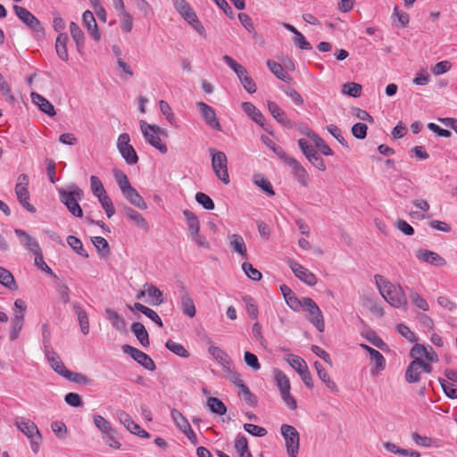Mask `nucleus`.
<instances>
[{
	"instance_id": "e433bc0d",
	"label": "nucleus",
	"mask_w": 457,
	"mask_h": 457,
	"mask_svg": "<svg viewBox=\"0 0 457 457\" xmlns=\"http://www.w3.org/2000/svg\"><path fill=\"white\" fill-rule=\"evenodd\" d=\"M70 32L71 35V37L76 43L77 50L78 52H81V48L84 46V33L80 29V28L74 22L71 21L70 24Z\"/></svg>"
},
{
	"instance_id": "a878e982",
	"label": "nucleus",
	"mask_w": 457,
	"mask_h": 457,
	"mask_svg": "<svg viewBox=\"0 0 457 457\" xmlns=\"http://www.w3.org/2000/svg\"><path fill=\"white\" fill-rule=\"evenodd\" d=\"M242 109L254 122L263 128L265 119L262 112L253 104L244 102L242 104Z\"/></svg>"
},
{
	"instance_id": "09e8293b",
	"label": "nucleus",
	"mask_w": 457,
	"mask_h": 457,
	"mask_svg": "<svg viewBox=\"0 0 457 457\" xmlns=\"http://www.w3.org/2000/svg\"><path fill=\"white\" fill-rule=\"evenodd\" d=\"M165 346L167 349L179 357L187 358L189 356L187 350L179 343L169 339L166 342Z\"/></svg>"
},
{
	"instance_id": "aec40b11",
	"label": "nucleus",
	"mask_w": 457,
	"mask_h": 457,
	"mask_svg": "<svg viewBox=\"0 0 457 457\" xmlns=\"http://www.w3.org/2000/svg\"><path fill=\"white\" fill-rule=\"evenodd\" d=\"M422 369L418 366V360H412L405 370V380L410 384L418 383L421 380Z\"/></svg>"
},
{
	"instance_id": "3c124183",
	"label": "nucleus",
	"mask_w": 457,
	"mask_h": 457,
	"mask_svg": "<svg viewBox=\"0 0 457 457\" xmlns=\"http://www.w3.org/2000/svg\"><path fill=\"white\" fill-rule=\"evenodd\" d=\"M362 87L355 82H347L342 86V93L353 97L361 96Z\"/></svg>"
},
{
	"instance_id": "4d7b16f0",
	"label": "nucleus",
	"mask_w": 457,
	"mask_h": 457,
	"mask_svg": "<svg viewBox=\"0 0 457 457\" xmlns=\"http://www.w3.org/2000/svg\"><path fill=\"white\" fill-rule=\"evenodd\" d=\"M288 363L290 366L297 371V373L300 375V372H303V370H307L308 367L305 363V361L299 356L290 354L288 357Z\"/></svg>"
},
{
	"instance_id": "58836bf2",
	"label": "nucleus",
	"mask_w": 457,
	"mask_h": 457,
	"mask_svg": "<svg viewBox=\"0 0 457 457\" xmlns=\"http://www.w3.org/2000/svg\"><path fill=\"white\" fill-rule=\"evenodd\" d=\"M370 360L371 361L375 362V369L371 370L372 375L378 374L379 371H382L386 368V359L382 355L380 352L374 349L373 351H370Z\"/></svg>"
},
{
	"instance_id": "cd10ccee",
	"label": "nucleus",
	"mask_w": 457,
	"mask_h": 457,
	"mask_svg": "<svg viewBox=\"0 0 457 457\" xmlns=\"http://www.w3.org/2000/svg\"><path fill=\"white\" fill-rule=\"evenodd\" d=\"M131 331L138 340V342L144 346H148L149 342V335L145 326L141 322H134L131 325Z\"/></svg>"
},
{
	"instance_id": "603ef678",
	"label": "nucleus",
	"mask_w": 457,
	"mask_h": 457,
	"mask_svg": "<svg viewBox=\"0 0 457 457\" xmlns=\"http://www.w3.org/2000/svg\"><path fill=\"white\" fill-rule=\"evenodd\" d=\"M67 243L68 245L73 249L74 252H76L80 256H83L85 258L88 257L87 253L83 248L82 242L79 238L74 237V236H68L67 237Z\"/></svg>"
},
{
	"instance_id": "de8ad7c7",
	"label": "nucleus",
	"mask_w": 457,
	"mask_h": 457,
	"mask_svg": "<svg viewBox=\"0 0 457 457\" xmlns=\"http://www.w3.org/2000/svg\"><path fill=\"white\" fill-rule=\"evenodd\" d=\"M207 406L212 413L223 415L227 412L226 405L216 397H209Z\"/></svg>"
},
{
	"instance_id": "72a5a7b5",
	"label": "nucleus",
	"mask_w": 457,
	"mask_h": 457,
	"mask_svg": "<svg viewBox=\"0 0 457 457\" xmlns=\"http://www.w3.org/2000/svg\"><path fill=\"white\" fill-rule=\"evenodd\" d=\"M234 447L239 457H253L248 447L247 438L244 435H237Z\"/></svg>"
},
{
	"instance_id": "1a4fd4ad",
	"label": "nucleus",
	"mask_w": 457,
	"mask_h": 457,
	"mask_svg": "<svg viewBox=\"0 0 457 457\" xmlns=\"http://www.w3.org/2000/svg\"><path fill=\"white\" fill-rule=\"evenodd\" d=\"M309 313L308 320L320 331L323 332L325 328L322 312L316 303L310 297H303V306Z\"/></svg>"
},
{
	"instance_id": "f704fd0d",
	"label": "nucleus",
	"mask_w": 457,
	"mask_h": 457,
	"mask_svg": "<svg viewBox=\"0 0 457 457\" xmlns=\"http://www.w3.org/2000/svg\"><path fill=\"white\" fill-rule=\"evenodd\" d=\"M267 66L270 71L280 80L284 82H289L291 80V77L288 73L284 70L281 64L276 62L272 60L267 61Z\"/></svg>"
},
{
	"instance_id": "49530a36",
	"label": "nucleus",
	"mask_w": 457,
	"mask_h": 457,
	"mask_svg": "<svg viewBox=\"0 0 457 457\" xmlns=\"http://www.w3.org/2000/svg\"><path fill=\"white\" fill-rule=\"evenodd\" d=\"M120 16V29L125 33H129L133 28V18L132 16L125 10L118 12Z\"/></svg>"
},
{
	"instance_id": "0eeeda50",
	"label": "nucleus",
	"mask_w": 457,
	"mask_h": 457,
	"mask_svg": "<svg viewBox=\"0 0 457 457\" xmlns=\"http://www.w3.org/2000/svg\"><path fill=\"white\" fill-rule=\"evenodd\" d=\"M140 129L148 144L158 149L162 154L168 152L166 145L162 143L161 137L155 131V129H159V126L150 125L145 120H140Z\"/></svg>"
},
{
	"instance_id": "dca6fc26",
	"label": "nucleus",
	"mask_w": 457,
	"mask_h": 457,
	"mask_svg": "<svg viewBox=\"0 0 457 457\" xmlns=\"http://www.w3.org/2000/svg\"><path fill=\"white\" fill-rule=\"evenodd\" d=\"M288 165L292 168V172L299 184L307 187L310 178L304 167L296 159L289 160Z\"/></svg>"
},
{
	"instance_id": "8fccbe9b",
	"label": "nucleus",
	"mask_w": 457,
	"mask_h": 457,
	"mask_svg": "<svg viewBox=\"0 0 457 457\" xmlns=\"http://www.w3.org/2000/svg\"><path fill=\"white\" fill-rule=\"evenodd\" d=\"M91 241L102 256H107L110 253V246L105 238L102 237H94Z\"/></svg>"
},
{
	"instance_id": "9d476101",
	"label": "nucleus",
	"mask_w": 457,
	"mask_h": 457,
	"mask_svg": "<svg viewBox=\"0 0 457 457\" xmlns=\"http://www.w3.org/2000/svg\"><path fill=\"white\" fill-rule=\"evenodd\" d=\"M122 352L129 354L134 361L143 366L145 370L154 371L156 369L155 363L146 353L139 349H137L129 345H123L121 346Z\"/></svg>"
},
{
	"instance_id": "2f4dec72",
	"label": "nucleus",
	"mask_w": 457,
	"mask_h": 457,
	"mask_svg": "<svg viewBox=\"0 0 457 457\" xmlns=\"http://www.w3.org/2000/svg\"><path fill=\"white\" fill-rule=\"evenodd\" d=\"M122 210H123V212L125 213V215L129 220L134 221L139 228H144V229L148 228L147 221L138 212L135 211L134 209H132L127 205H123Z\"/></svg>"
},
{
	"instance_id": "0e129e2a",
	"label": "nucleus",
	"mask_w": 457,
	"mask_h": 457,
	"mask_svg": "<svg viewBox=\"0 0 457 457\" xmlns=\"http://www.w3.org/2000/svg\"><path fill=\"white\" fill-rule=\"evenodd\" d=\"M242 269L246 276L254 281H259L262 278V273L249 262H244L242 264Z\"/></svg>"
},
{
	"instance_id": "6e6552de",
	"label": "nucleus",
	"mask_w": 457,
	"mask_h": 457,
	"mask_svg": "<svg viewBox=\"0 0 457 457\" xmlns=\"http://www.w3.org/2000/svg\"><path fill=\"white\" fill-rule=\"evenodd\" d=\"M129 141L130 138L128 133L120 134L117 140V148L125 162L129 165H133L138 162V156Z\"/></svg>"
},
{
	"instance_id": "423d86ee",
	"label": "nucleus",
	"mask_w": 457,
	"mask_h": 457,
	"mask_svg": "<svg viewBox=\"0 0 457 457\" xmlns=\"http://www.w3.org/2000/svg\"><path fill=\"white\" fill-rule=\"evenodd\" d=\"M14 191L21 206L31 213L36 212V208L29 202L30 195L29 192V177L27 174L22 173L18 177V182L15 185Z\"/></svg>"
},
{
	"instance_id": "f3484780",
	"label": "nucleus",
	"mask_w": 457,
	"mask_h": 457,
	"mask_svg": "<svg viewBox=\"0 0 457 457\" xmlns=\"http://www.w3.org/2000/svg\"><path fill=\"white\" fill-rule=\"evenodd\" d=\"M82 21L84 26L87 29L88 32L92 35L93 38L96 41H99L101 38V34L93 12L88 10L85 11L82 15Z\"/></svg>"
},
{
	"instance_id": "052dcab7",
	"label": "nucleus",
	"mask_w": 457,
	"mask_h": 457,
	"mask_svg": "<svg viewBox=\"0 0 457 457\" xmlns=\"http://www.w3.org/2000/svg\"><path fill=\"white\" fill-rule=\"evenodd\" d=\"M195 201L203 206L204 209L211 211L214 209V203L212 198L203 192H198L195 195Z\"/></svg>"
},
{
	"instance_id": "7c9ffc66",
	"label": "nucleus",
	"mask_w": 457,
	"mask_h": 457,
	"mask_svg": "<svg viewBox=\"0 0 457 457\" xmlns=\"http://www.w3.org/2000/svg\"><path fill=\"white\" fill-rule=\"evenodd\" d=\"M181 16L183 17V19L187 21L195 29V31L201 35V36H204V26L202 25V23L199 21L195 12H194V10L190 7L188 11H187L186 12L182 13Z\"/></svg>"
},
{
	"instance_id": "c756f323",
	"label": "nucleus",
	"mask_w": 457,
	"mask_h": 457,
	"mask_svg": "<svg viewBox=\"0 0 457 457\" xmlns=\"http://www.w3.org/2000/svg\"><path fill=\"white\" fill-rule=\"evenodd\" d=\"M314 367L317 370V374L320 378V379L326 385V386L331 390L332 392H337L338 387L337 384L330 379L329 375L326 371V370L323 368V366L319 362H314Z\"/></svg>"
},
{
	"instance_id": "412c9836",
	"label": "nucleus",
	"mask_w": 457,
	"mask_h": 457,
	"mask_svg": "<svg viewBox=\"0 0 457 457\" xmlns=\"http://www.w3.org/2000/svg\"><path fill=\"white\" fill-rule=\"evenodd\" d=\"M229 246L232 252L238 253L242 258H247V250L244 238L238 234H233L228 237Z\"/></svg>"
},
{
	"instance_id": "473e14b6",
	"label": "nucleus",
	"mask_w": 457,
	"mask_h": 457,
	"mask_svg": "<svg viewBox=\"0 0 457 457\" xmlns=\"http://www.w3.org/2000/svg\"><path fill=\"white\" fill-rule=\"evenodd\" d=\"M73 309L78 316L82 333L87 335L89 332V320L86 311L78 303H73Z\"/></svg>"
},
{
	"instance_id": "774afa93",
	"label": "nucleus",
	"mask_w": 457,
	"mask_h": 457,
	"mask_svg": "<svg viewBox=\"0 0 457 457\" xmlns=\"http://www.w3.org/2000/svg\"><path fill=\"white\" fill-rule=\"evenodd\" d=\"M314 142L315 145L320 149V151L326 156L333 155L332 149L326 144V142L317 134L313 136L312 138Z\"/></svg>"
},
{
	"instance_id": "bb28decb",
	"label": "nucleus",
	"mask_w": 457,
	"mask_h": 457,
	"mask_svg": "<svg viewBox=\"0 0 457 457\" xmlns=\"http://www.w3.org/2000/svg\"><path fill=\"white\" fill-rule=\"evenodd\" d=\"M69 41L66 33H59L55 40V50L58 57L63 61H68L69 54L67 50V43Z\"/></svg>"
},
{
	"instance_id": "e2e57ef3",
	"label": "nucleus",
	"mask_w": 457,
	"mask_h": 457,
	"mask_svg": "<svg viewBox=\"0 0 457 457\" xmlns=\"http://www.w3.org/2000/svg\"><path fill=\"white\" fill-rule=\"evenodd\" d=\"M254 183L269 195H275V192L273 190L271 183L269 180H267L265 178H263L262 176H260V175L255 176Z\"/></svg>"
},
{
	"instance_id": "ea45409f",
	"label": "nucleus",
	"mask_w": 457,
	"mask_h": 457,
	"mask_svg": "<svg viewBox=\"0 0 457 457\" xmlns=\"http://www.w3.org/2000/svg\"><path fill=\"white\" fill-rule=\"evenodd\" d=\"M222 60L235 71L239 80H242L244 77L248 75L246 69L229 55H223Z\"/></svg>"
},
{
	"instance_id": "a211bd4d",
	"label": "nucleus",
	"mask_w": 457,
	"mask_h": 457,
	"mask_svg": "<svg viewBox=\"0 0 457 457\" xmlns=\"http://www.w3.org/2000/svg\"><path fill=\"white\" fill-rule=\"evenodd\" d=\"M30 96L32 102L38 106L41 112L50 117H54L56 114L54 105L46 98L35 92H32Z\"/></svg>"
},
{
	"instance_id": "37998d69",
	"label": "nucleus",
	"mask_w": 457,
	"mask_h": 457,
	"mask_svg": "<svg viewBox=\"0 0 457 457\" xmlns=\"http://www.w3.org/2000/svg\"><path fill=\"white\" fill-rule=\"evenodd\" d=\"M112 173L122 194L132 187L127 175L123 171L119 169H113Z\"/></svg>"
},
{
	"instance_id": "69168bd1",
	"label": "nucleus",
	"mask_w": 457,
	"mask_h": 457,
	"mask_svg": "<svg viewBox=\"0 0 457 457\" xmlns=\"http://www.w3.org/2000/svg\"><path fill=\"white\" fill-rule=\"evenodd\" d=\"M439 383L444 393L451 399L457 398V387L444 378H439Z\"/></svg>"
},
{
	"instance_id": "2eb2a0df",
	"label": "nucleus",
	"mask_w": 457,
	"mask_h": 457,
	"mask_svg": "<svg viewBox=\"0 0 457 457\" xmlns=\"http://www.w3.org/2000/svg\"><path fill=\"white\" fill-rule=\"evenodd\" d=\"M415 255L419 260H421L431 265L445 266L446 264L445 260L433 251L419 249L416 251Z\"/></svg>"
},
{
	"instance_id": "20e7f679",
	"label": "nucleus",
	"mask_w": 457,
	"mask_h": 457,
	"mask_svg": "<svg viewBox=\"0 0 457 457\" xmlns=\"http://www.w3.org/2000/svg\"><path fill=\"white\" fill-rule=\"evenodd\" d=\"M280 432L286 443L287 453L289 457H297L300 445L298 431L291 425L283 424Z\"/></svg>"
},
{
	"instance_id": "c85d7f7f",
	"label": "nucleus",
	"mask_w": 457,
	"mask_h": 457,
	"mask_svg": "<svg viewBox=\"0 0 457 457\" xmlns=\"http://www.w3.org/2000/svg\"><path fill=\"white\" fill-rule=\"evenodd\" d=\"M180 307H181L182 312L185 315H187L190 318H193L195 316V313H196L195 306L193 299L191 298V296L188 295L187 292H184L180 296Z\"/></svg>"
},
{
	"instance_id": "5fc2aeb1",
	"label": "nucleus",
	"mask_w": 457,
	"mask_h": 457,
	"mask_svg": "<svg viewBox=\"0 0 457 457\" xmlns=\"http://www.w3.org/2000/svg\"><path fill=\"white\" fill-rule=\"evenodd\" d=\"M98 201L101 204L102 208L104 210L107 217L112 218L115 214V208L107 193L98 197Z\"/></svg>"
},
{
	"instance_id": "f03ea898",
	"label": "nucleus",
	"mask_w": 457,
	"mask_h": 457,
	"mask_svg": "<svg viewBox=\"0 0 457 457\" xmlns=\"http://www.w3.org/2000/svg\"><path fill=\"white\" fill-rule=\"evenodd\" d=\"M71 190L59 189L60 201L67 207L69 212L75 217H83V211L79 202L83 197V191L76 185L71 186Z\"/></svg>"
},
{
	"instance_id": "39448f33",
	"label": "nucleus",
	"mask_w": 457,
	"mask_h": 457,
	"mask_svg": "<svg viewBox=\"0 0 457 457\" xmlns=\"http://www.w3.org/2000/svg\"><path fill=\"white\" fill-rule=\"evenodd\" d=\"M212 153V167L217 178L225 185L230 181L228 172V160L223 152L211 150Z\"/></svg>"
},
{
	"instance_id": "b1692460",
	"label": "nucleus",
	"mask_w": 457,
	"mask_h": 457,
	"mask_svg": "<svg viewBox=\"0 0 457 457\" xmlns=\"http://www.w3.org/2000/svg\"><path fill=\"white\" fill-rule=\"evenodd\" d=\"M128 308L130 309L131 311L137 310V311L142 312L144 315H145L151 320H153L158 327H160V328L163 327V323H162L161 318L159 317L157 312H155L151 308L145 306L144 304H142L140 303H135L133 306L128 305Z\"/></svg>"
},
{
	"instance_id": "6e6d98bb",
	"label": "nucleus",
	"mask_w": 457,
	"mask_h": 457,
	"mask_svg": "<svg viewBox=\"0 0 457 457\" xmlns=\"http://www.w3.org/2000/svg\"><path fill=\"white\" fill-rule=\"evenodd\" d=\"M90 187L93 195L97 198L106 194V191L103 186L102 181L96 176L93 175L90 177Z\"/></svg>"
},
{
	"instance_id": "338daca9",
	"label": "nucleus",
	"mask_w": 457,
	"mask_h": 457,
	"mask_svg": "<svg viewBox=\"0 0 457 457\" xmlns=\"http://www.w3.org/2000/svg\"><path fill=\"white\" fill-rule=\"evenodd\" d=\"M146 292L149 296L154 298V301L151 303V304L160 305L161 303H163L162 292L159 288H157L155 286H154V285L148 286Z\"/></svg>"
},
{
	"instance_id": "5701e85b",
	"label": "nucleus",
	"mask_w": 457,
	"mask_h": 457,
	"mask_svg": "<svg viewBox=\"0 0 457 457\" xmlns=\"http://www.w3.org/2000/svg\"><path fill=\"white\" fill-rule=\"evenodd\" d=\"M105 315L107 320H109L112 323V326L120 332H126L127 329V323L125 319L120 316L118 312L115 311L107 308L105 310Z\"/></svg>"
},
{
	"instance_id": "4468645a",
	"label": "nucleus",
	"mask_w": 457,
	"mask_h": 457,
	"mask_svg": "<svg viewBox=\"0 0 457 457\" xmlns=\"http://www.w3.org/2000/svg\"><path fill=\"white\" fill-rule=\"evenodd\" d=\"M14 233L20 239L21 244L33 254L41 250L38 242L26 231L21 228H15Z\"/></svg>"
},
{
	"instance_id": "680f3d73",
	"label": "nucleus",
	"mask_w": 457,
	"mask_h": 457,
	"mask_svg": "<svg viewBox=\"0 0 457 457\" xmlns=\"http://www.w3.org/2000/svg\"><path fill=\"white\" fill-rule=\"evenodd\" d=\"M117 415H118L120 421L132 434L135 431V427L139 426L138 424L135 423L132 420L131 417L127 412H125L123 411H119Z\"/></svg>"
},
{
	"instance_id": "bf43d9fd",
	"label": "nucleus",
	"mask_w": 457,
	"mask_h": 457,
	"mask_svg": "<svg viewBox=\"0 0 457 457\" xmlns=\"http://www.w3.org/2000/svg\"><path fill=\"white\" fill-rule=\"evenodd\" d=\"M56 290L62 302L66 304L70 302V288L63 280H59L56 284Z\"/></svg>"
},
{
	"instance_id": "f257e3e1",
	"label": "nucleus",
	"mask_w": 457,
	"mask_h": 457,
	"mask_svg": "<svg viewBox=\"0 0 457 457\" xmlns=\"http://www.w3.org/2000/svg\"><path fill=\"white\" fill-rule=\"evenodd\" d=\"M374 278L380 295L389 304L395 308H406L408 302L401 286L393 285L379 274L375 275Z\"/></svg>"
},
{
	"instance_id": "393cba45",
	"label": "nucleus",
	"mask_w": 457,
	"mask_h": 457,
	"mask_svg": "<svg viewBox=\"0 0 457 457\" xmlns=\"http://www.w3.org/2000/svg\"><path fill=\"white\" fill-rule=\"evenodd\" d=\"M123 196L135 207L140 210H145L147 208V204L145 202L144 198L139 195L137 190L133 187L129 190L124 192Z\"/></svg>"
},
{
	"instance_id": "f8f14e48",
	"label": "nucleus",
	"mask_w": 457,
	"mask_h": 457,
	"mask_svg": "<svg viewBox=\"0 0 457 457\" xmlns=\"http://www.w3.org/2000/svg\"><path fill=\"white\" fill-rule=\"evenodd\" d=\"M287 264L289 265L295 277H297L300 280L308 286H314L317 283L315 275L295 260L288 259Z\"/></svg>"
},
{
	"instance_id": "6ab92c4d",
	"label": "nucleus",
	"mask_w": 457,
	"mask_h": 457,
	"mask_svg": "<svg viewBox=\"0 0 457 457\" xmlns=\"http://www.w3.org/2000/svg\"><path fill=\"white\" fill-rule=\"evenodd\" d=\"M45 354L47 358V361H49L52 369L58 373L61 376H64L65 371L68 370V369L64 366L63 362L62 361L59 355L52 349L48 348L47 350H45Z\"/></svg>"
},
{
	"instance_id": "13d9d810",
	"label": "nucleus",
	"mask_w": 457,
	"mask_h": 457,
	"mask_svg": "<svg viewBox=\"0 0 457 457\" xmlns=\"http://www.w3.org/2000/svg\"><path fill=\"white\" fill-rule=\"evenodd\" d=\"M274 379H275L276 385L278 389H282L284 387H286L285 389L291 388L290 381H289L288 378L287 377V375L283 371H281L279 370H274Z\"/></svg>"
},
{
	"instance_id": "a19ab883",
	"label": "nucleus",
	"mask_w": 457,
	"mask_h": 457,
	"mask_svg": "<svg viewBox=\"0 0 457 457\" xmlns=\"http://www.w3.org/2000/svg\"><path fill=\"white\" fill-rule=\"evenodd\" d=\"M94 423L96 427L104 434H106L108 436L112 437V434H114V429L111 427L110 422L104 419L101 415L94 416Z\"/></svg>"
},
{
	"instance_id": "79ce46f5",
	"label": "nucleus",
	"mask_w": 457,
	"mask_h": 457,
	"mask_svg": "<svg viewBox=\"0 0 457 457\" xmlns=\"http://www.w3.org/2000/svg\"><path fill=\"white\" fill-rule=\"evenodd\" d=\"M0 284L4 287L11 289L16 290L17 284L12 274L6 269L0 266Z\"/></svg>"
},
{
	"instance_id": "ddd939ff",
	"label": "nucleus",
	"mask_w": 457,
	"mask_h": 457,
	"mask_svg": "<svg viewBox=\"0 0 457 457\" xmlns=\"http://www.w3.org/2000/svg\"><path fill=\"white\" fill-rule=\"evenodd\" d=\"M197 108L208 126L216 130H221V126L216 118V113L212 107L204 102H198Z\"/></svg>"
},
{
	"instance_id": "c9c22d12",
	"label": "nucleus",
	"mask_w": 457,
	"mask_h": 457,
	"mask_svg": "<svg viewBox=\"0 0 457 457\" xmlns=\"http://www.w3.org/2000/svg\"><path fill=\"white\" fill-rule=\"evenodd\" d=\"M183 215L187 220L189 235L197 236V232H200V222L196 215L189 210H184Z\"/></svg>"
},
{
	"instance_id": "9b49d317",
	"label": "nucleus",
	"mask_w": 457,
	"mask_h": 457,
	"mask_svg": "<svg viewBox=\"0 0 457 457\" xmlns=\"http://www.w3.org/2000/svg\"><path fill=\"white\" fill-rule=\"evenodd\" d=\"M13 11L17 17L30 29L35 32L43 31V27L41 26L38 19L34 16L29 10L25 7L20 5H14Z\"/></svg>"
},
{
	"instance_id": "a18cd8bd",
	"label": "nucleus",
	"mask_w": 457,
	"mask_h": 457,
	"mask_svg": "<svg viewBox=\"0 0 457 457\" xmlns=\"http://www.w3.org/2000/svg\"><path fill=\"white\" fill-rule=\"evenodd\" d=\"M172 420H174L177 427L181 430L187 429L191 432V426L185 416L177 409H172L170 411Z\"/></svg>"
},
{
	"instance_id": "4be33fe9",
	"label": "nucleus",
	"mask_w": 457,
	"mask_h": 457,
	"mask_svg": "<svg viewBox=\"0 0 457 457\" xmlns=\"http://www.w3.org/2000/svg\"><path fill=\"white\" fill-rule=\"evenodd\" d=\"M268 109L273 118L282 125L292 128L291 121L287 118L285 112L274 102L268 101Z\"/></svg>"
},
{
	"instance_id": "7ed1b4c3",
	"label": "nucleus",
	"mask_w": 457,
	"mask_h": 457,
	"mask_svg": "<svg viewBox=\"0 0 457 457\" xmlns=\"http://www.w3.org/2000/svg\"><path fill=\"white\" fill-rule=\"evenodd\" d=\"M14 425L30 440L32 451L37 453L42 441V436L37 425L32 420L26 418H18Z\"/></svg>"
},
{
	"instance_id": "864d4df0",
	"label": "nucleus",
	"mask_w": 457,
	"mask_h": 457,
	"mask_svg": "<svg viewBox=\"0 0 457 457\" xmlns=\"http://www.w3.org/2000/svg\"><path fill=\"white\" fill-rule=\"evenodd\" d=\"M63 378H67L70 381L81 384V385H89L91 384L92 380L87 378L86 375H83L81 373L72 372L69 370L65 371V374Z\"/></svg>"
},
{
	"instance_id": "4c0bfd02",
	"label": "nucleus",
	"mask_w": 457,
	"mask_h": 457,
	"mask_svg": "<svg viewBox=\"0 0 457 457\" xmlns=\"http://www.w3.org/2000/svg\"><path fill=\"white\" fill-rule=\"evenodd\" d=\"M209 353L220 364H221L224 368L228 369L230 359L223 350L218 346L212 345L209 347Z\"/></svg>"
},
{
	"instance_id": "c03bdc74",
	"label": "nucleus",
	"mask_w": 457,
	"mask_h": 457,
	"mask_svg": "<svg viewBox=\"0 0 457 457\" xmlns=\"http://www.w3.org/2000/svg\"><path fill=\"white\" fill-rule=\"evenodd\" d=\"M112 173L122 194L132 187L127 175L123 171L119 169H113Z\"/></svg>"
}]
</instances>
